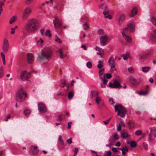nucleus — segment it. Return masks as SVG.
<instances>
[{"label":"nucleus","mask_w":156,"mask_h":156,"mask_svg":"<svg viewBox=\"0 0 156 156\" xmlns=\"http://www.w3.org/2000/svg\"><path fill=\"white\" fill-rule=\"evenodd\" d=\"M98 33L100 35H103L104 34V32L102 30H99L98 31Z\"/></svg>","instance_id":"6e6d98bb"},{"label":"nucleus","mask_w":156,"mask_h":156,"mask_svg":"<svg viewBox=\"0 0 156 156\" xmlns=\"http://www.w3.org/2000/svg\"><path fill=\"white\" fill-rule=\"evenodd\" d=\"M125 15L124 14H121L119 19V24L120 25L125 20Z\"/></svg>","instance_id":"a211bd4d"},{"label":"nucleus","mask_w":156,"mask_h":156,"mask_svg":"<svg viewBox=\"0 0 156 156\" xmlns=\"http://www.w3.org/2000/svg\"><path fill=\"white\" fill-rule=\"evenodd\" d=\"M150 69V67L149 66L144 67L142 68V70L144 73L147 72Z\"/></svg>","instance_id":"a878e982"},{"label":"nucleus","mask_w":156,"mask_h":156,"mask_svg":"<svg viewBox=\"0 0 156 156\" xmlns=\"http://www.w3.org/2000/svg\"><path fill=\"white\" fill-rule=\"evenodd\" d=\"M33 0H26L25 4L26 5H29L30 4Z\"/></svg>","instance_id":"8fccbe9b"},{"label":"nucleus","mask_w":156,"mask_h":156,"mask_svg":"<svg viewBox=\"0 0 156 156\" xmlns=\"http://www.w3.org/2000/svg\"><path fill=\"white\" fill-rule=\"evenodd\" d=\"M101 79L103 81V83L101 84V87L105 88V85L107 83V80L105 79V76H104L103 77H101Z\"/></svg>","instance_id":"412c9836"},{"label":"nucleus","mask_w":156,"mask_h":156,"mask_svg":"<svg viewBox=\"0 0 156 156\" xmlns=\"http://www.w3.org/2000/svg\"><path fill=\"white\" fill-rule=\"evenodd\" d=\"M105 71V69H100L99 72V77L101 79V76L104 73Z\"/></svg>","instance_id":"cd10ccee"},{"label":"nucleus","mask_w":156,"mask_h":156,"mask_svg":"<svg viewBox=\"0 0 156 156\" xmlns=\"http://www.w3.org/2000/svg\"><path fill=\"white\" fill-rule=\"evenodd\" d=\"M38 107L39 111L41 113H45L47 111L45 105L42 103H39L38 104Z\"/></svg>","instance_id":"f8f14e48"},{"label":"nucleus","mask_w":156,"mask_h":156,"mask_svg":"<svg viewBox=\"0 0 156 156\" xmlns=\"http://www.w3.org/2000/svg\"><path fill=\"white\" fill-rule=\"evenodd\" d=\"M55 41H56L58 42L59 43H62L61 40L58 37H56V39H55Z\"/></svg>","instance_id":"864d4df0"},{"label":"nucleus","mask_w":156,"mask_h":156,"mask_svg":"<svg viewBox=\"0 0 156 156\" xmlns=\"http://www.w3.org/2000/svg\"><path fill=\"white\" fill-rule=\"evenodd\" d=\"M109 86L111 88H117L118 89H120L122 87L119 82L117 80L114 81L113 84L111 82H110L109 83Z\"/></svg>","instance_id":"9d476101"},{"label":"nucleus","mask_w":156,"mask_h":156,"mask_svg":"<svg viewBox=\"0 0 156 156\" xmlns=\"http://www.w3.org/2000/svg\"><path fill=\"white\" fill-rule=\"evenodd\" d=\"M121 136L122 138H126L128 136V134L126 132H122L121 133Z\"/></svg>","instance_id":"bb28decb"},{"label":"nucleus","mask_w":156,"mask_h":156,"mask_svg":"<svg viewBox=\"0 0 156 156\" xmlns=\"http://www.w3.org/2000/svg\"><path fill=\"white\" fill-rule=\"evenodd\" d=\"M17 19V17L16 16H12L10 19L9 23L10 24H12L16 21Z\"/></svg>","instance_id":"5701e85b"},{"label":"nucleus","mask_w":156,"mask_h":156,"mask_svg":"<svg viewBox=\"0 0 156 156\" xmlns=\"http://www.w3.org/2000/svg\"><path fill=\"white\" fill-rule=\"evenodd\" d=\"M53 22L55 29L60 28L62 25V20H59L57 17H55Z\"/></svg>","instance_id":"0eeeda50"},{"label":"nucleus","mask_w":156,"mask_h":156,"mask_svg":"<svg viewBox=\"0 0 156 156\" xmlns=\"http://www.w3.org/2000/svg\"><path fill=\"white\" fill-rule=\"evenodd\" d=\"M118 149L121 150V151H125L127 152H128V149L126 146L123 147L122 148H118Z\"/></svg>","instance_id":"4c0bfd02"},{"label":"nucleus","mask_w":156,"mask_h":156,"mask_svg":"<svg viewBox=\"0 0 156 156\" xmlns=\"http://www.w3.org/2000/svg\"><path fill=\"white\" fill-rule=\"evenodd\" d=\"M39 26L37 20L34 18H31L28 20L27 23L24 26V29L27 32L32 33L38 29Z\"/></svg>","instance_id":"f257e3e1"},{"label":"nucleus","mask_w":156,"mask_h":156,"mask_svg":"<svg viewBox=\"0 0 156 156\" xmlns=\"http://www.w3.org/2000/svg\"><path fill=\"white\" fill-rule=\"evenodd\" d=\"M83 27L84 30H87L89 28V26L86 22H85L83 24Z\"/></svg>","instance_id":"a18cd8bd"},{"label":"nucleus","mask_w":156,"mask_h":156,"mask_svg":"<svg viewBox=\"0 0 156 156\" xmlns=\"http://www.w3.org/2000/svg\"><path fill=\"white\" fill-rule=\"evenodd\" d=\"M98 93L96 91H92L91 92L90 96L91 98L93 97L98 96Z\"/></svg>","instance_id":"393cba45"},{"label":"nucleus","mask_w":156,"mask_h":156,"mask_svg":"<svg viewBox=\"0 0 156 156\" xmlns=\"http://www.w3.org/2000/svg\"><path fill=\"white\" fill-rule=\"evenodd\" d=\"M151 20L153 24L156 26V18L154 17H152L151 18Z\"/></svg>","instance_id":"f704fd0d"},{"label":"nucleus","mask_w":156,"mask_h":156,"mask_svg":"<svg viewBox=\"0 0 156 156\" xmlns=\"http://www.w3.org/2000/svg\"><path fill=\"white\" fill-rule=\"evenodd\" d=\"M79 151V149L78 148H75L74 151V154L73 156H75L76 155L77 153Z\"/></svg>","instance_id":"5fc2aeb1"},{"label":"nucleus","mask_w":156,"mask_h":156,"mask_svg":"<svg viewBox=\"0 0 156 156\" xmlns=\"http://www.w3.org/2000/svg\"><path fill=\"white\" fill-rule=\"evenodd\" d=\"M54 8L55 9H60L59 5L58 4H57L55 5L54 6Z\"/></svg>","instance_id":"e2e57ef3"},{"label":"nucleus","mask_w":156,"mask_h":156,"mask_svg":"<svg viewBox=\"0 0 156 156\" xmlns=\"http://www.w3.org/2000/svg\"><path fill=\"white\" fill-rule=\"evenodd\" d=\"M129 72L130 73H133V69L132 67H129L128 69Z\"/></svg>","instance_id":"13d9d810"},{"label":"nucleus","mask_w":156,"mask_h":156,"mask_svg":"<svg viewBox=\"0 0 156 156\" xmlns=\"http://www.w3.org/2000/svg\"><path fill=\"white\" fill-rule=\"evenodd\" d=\"M29 151L34 155L37 154L39 152L37 150V147L36 146L31 145L29 147Z\"/></svg>","instance_id":"9b49d317"},{"label":"nucleus","mask_w":156,"mask_h":156,"mask_svg":"<svg viewBox=\"0 0 156 156\" xmlns=\"http://www.w3.org/2000/svg\"><path fill=\"white\" fill-rule=\"evenodd\" d=\"M115 111L117 112V115L120 116L122 118H124L125 115L127 111L126 108L120 105H116L114 107Z\"/></svg>","instance_id":"7ed1b4c3"},{"label":"nucleus","mask_w":156,"mask_h":156,"mask_svg":"<svg viewBox=\"0 0 156 156\" xmlns=\"http://www.w3.org/2000/svg\"><path fill=\"white\" fill-rule=\"evenodd\" d=\"M57 120L58 122H60L62 120V116L61 115H58V116Z\"/></svg>","instance_id":"69168bd1"},{"label":"nucleus","mask_w":156,"mask_h":156,"mask_svg":"<svg viewBox=\"0 0 156 156\" xmlns=\"http://www.w3.org/2000/svg\"><path fill=\"white\" fill-rule=\"evenodd\" d=\"M52 55V51L49 48H45L42 51L41 54L38 56V59L41 61H44L45 59H48Z\"/></svg>","instance_id":"f03ea898"},{"label":"nucleus","mask_w":156,"mask_h":156,"mask_svg":"<svg viewBox=\"0 0 156 156\" xmlns=\"http://www.w3.org/2000/svg\"><path fill=\"white\" fill-rule=\"evenodd\" d=\"M148 92L147 91H140L138 92V94L140 95H146Z\"/></svg>","instance_id":"473e14b6"},{"label":"nucleus","mask_w":156,"mask_h":156,"mask_svg":"<svg viewBox=\"0 0 156 156\" xmlns=\"http://www.w3.org/2000/svg\"><path fill=\"white\" fill-rule=\"evenodd\" d=\"M123 30L122 31V35H127V34L129 31V29L128 27H126L123 29Z\"/></svg>","instance_id":"b1692460"},{"label":"nucleus","mask_w":156,"mask_h":156,"mask_svg":"<svg viewBox=\"0 0 156 156\" xmlns=\"http://www.w3.org/2000/svg\"><path fill=\"white\" fill-rule=\"evenodd\" d=\"M72 138H70L69 139L67 140L66 141L68 144H70L72 142Z\"/></svg>","instance_id":"052dcab7"},{"label":"nucleus","mask_w":156,"mask_h":156,"mask_svg":"<svg viewBox=\"0 0 156 156\" xmlns=\"http://www.w3.org/2000/svg\"><path fill=\"white\" fill-rule=\"evenodd\" d=\"M138 57L140 60H141L143 58H144L146 57V56H145L144 55H139Z\"/></svg>","instance_id":"3c124183"},{"label":"nucleus","mask_w":156,"mask_h":156,"mask_svg":"<svg viewBox=\"0 0 156 156\" xmlns=\"http://www.w3.org/2000/svg\"><path fill=\"white\" fill-rule=\"evenodd\" d=\"M109 102L112 105H113L114 104L113 100L112 98H110L109 99Z\"/></svg>","instance_id":"680f3d73"},{"label":"nucleus","mask_w":156,"mask_h":156,"mask_svg":"<svg viewBox=\"0 0 156 156\" xmlns=\"http://www.w3.org/2000/svg\"><path fill=\"white\" fill-rule=\"evenodd\" d=\"M127 26L128 28H130V30L131 31L133 32L134 31L135 26L134 24L133 23H129L128 24Z\"/></svg>","instance_id":"6ab92c4d"},{"label":"nucleus","mask_w":156,"mask_h":156,"mask_svg":"<svg viewBox=\"0 0 156 156\" xmlns=\"http://www.w3.org/2000/svg\"><path fill=\"white\" fill-rule=\"evenodd\" d=\"M114 139L117 140L118 139L119 137L117 133H115L114 136Z\"/></svg>","instance_id":"0e129e2a"},{"label":"nucleus","mask_w":156,"mask_h":156,"mask_svg":"<svg viewBox=\"0 0 156 156\" xmlns=\"http://www.w3.org/2000/svg\"><path fill=\"white\" fill-rule=\"evenodd\" d=\"M141 81V80L140 79L138 80H136L135 81V82L134 83L133 85H139Z\"/></svg>","instance_id":"49530a36"},{"label":"nucleus","mask_w":156,"mask_h":156,"mask_svg":"<svg viewBox=\"0 0 156 156\" xmlns=\"http://www.w3.org/2000/svg\"><path fill=\"white\" fill-rule=\"evenodd\" d=\"M101 100V98L97 96L96 98V99H95V101L98 104H99L100 101Z\"/></svg>","instance_id":"e433bc0d"},{"label":"nucleus","mask_w":156,"mask_h":156,"mask_svg":"<svg viewBox=\"0 0 156 156\" xmlns=\"http://www.w3.org/2000/svg\"><path fill=\"white\" fill-rule=\"evenodd\" d=\"M62 85H61V87H64L65 85H66V81H64L62 83Z\"/></svg>","instance_id":"774afa93"},{"label":"nucleus","mask_w":156,"mask_h":156,"mask_svg":"<svg viewBox=\"0 0 156 156\" xmlns=\"http://www.w3.org/2000/svg\"><path fill=\"white\" fill-rule=\"evenodd\" d=\"M150 119L152 122L156 123V114L154 116L151 117Z\"/></svg>","instance_id":"2f4dec72"},{"label":"nucleus","mask_w":156,"mask_h":156,"mask_svg":"<svg viewBox=\"0 0 156 156\" xmlns=\"http://www.w3.org/2000/svg\"><path fill=\"white\" fill-rule=\"evenodd\" d=\"M30 112V111L28 109H26L24 111V113L25 115H29Z\"/></svg>","instance_id":"c03bdc74"},{"label":"nucleus","mask_w":156,"mask_h":156,"mask_svg":"<svg viewBox=\"0 0 156 156\" xmlns=\"http://www.w3.org/2000/svg\"><path fill=\"white\" fill-rule=\"evenodd\" d=\"M92 66V63L90 62H88L87 63V66L88 68H91Z\"/></svg>","instance_id":"de8ad7c7"},{"label":"nucleus","mask_w":156,"mask_h":156,"mask_svg":"<svg viewBox=\"0 0 156 156\" xmlns=\"http://www.w3.org/2000/svg\"><path fill=\"white\" fill-rule=\"evenodd\" d=\"M27 96V94L23 89H20L16 93V99L17 101L21 102L23 101Z\"/></svg>","instance_id":"20e7f679"},{"label":"nucleus","mask_w":156,"mask_h":156,"mask_svg":"<svg viewBox=\"0 0 156 156\" xmlns=\"http://www.w3.org/2000/svg\"><path fill=\"white\" fill-rule=\"evenodd\" d=\"M43 42V41L41 39H40L37 42V44L38 46H41Z\"/></svg>","instance_id":"37998d69"},{"label":"nucleus","mask_w":156,"mask_h":156,"mask_svg":"<svg viewBox=\"0 0 156 156\" xmlns=\"http://www.w3.org/2000/svg\"><path fill=\"white\" fill-rule=\"evenodd\" d=\"M61 136H59V141L60 142L61 144L62 145H63L64 144V142H63V140L62 139H61Z\"/></svg>","instance_id":"603ef678"},{"label":"nucleus","mask_w":156,"mask_h":156,"mask_svg":"<svg viewBox=\"0 0 156 156\" xmlns=\"http://www.w3.org/2000/svg\"><path fill=\"white\" fill-rule=\"evenodd\" d=\"M126 41L128 43H131L132 42L131 38L127 35H122Z\"/></svg>","instance_id":"aec40b11"},{"label":"nucleus","mask_w":156,"mask_h":156,"mask_svg":"<svg viewBox=\"0 0 156 156\" xmlns=\"http://www.w3.org/2000/svg\"><path fill=\"white\" fill-rule=\"evenodd\" d=\"M45 34L46 36H48L49 37H50L51 36V34L50 33V31L49 30H47L46 31Z\"/></svg>","instance_id":"ea45409f"},{"label":"nucleus","mask_w":156,"mask_h":156,"mask_svg":"<svg viewBox=\"0 0 156 156\" xmlns=\"http://www.w3.org/2000/svg\"><path fill=\"white\" fill-rule=\"evenodd\" d=\"M59 52L60 58H62L64 57V55H63V51L62 48H61L59 50Z\"/></svg>","instance_id":"7c9ffc66"},{"label":"nucleus","mask_w":156,"mask_h":156,"mask_svg":"<svg viewBox=\"0 0 156 156\" xmlns=\"http://www.w3.org/2000/svg\"><path fill=\"white\" fill-rule=\"evenodd\" d=\"M149 129L150 131L148 135V139L150 140H152L156 137V128L151 127H149Z\"/></svg>","instance_id":"423d86ee"},{"label":"nucleus","mask_w":156,"mask_h":156,"mask_svg":"<svg viewBox=\"0 0 156 156\" xmlns=\"http://www.w3.org/2000/svg\"><path fill=\"white\" fill-rule=\"evenodd\" d=\"M32 11L30 7H27L25 8L23 11L22 18L23 20H26L30 16Z\"/></svg>","instance_id":"39448f33"},{"label":"nucleus","mask_w":156,"mask_h":156,"mask_svg":"<svg viewBox=\"0 0 156 156\" xmlns=\"http://www.w3.org/2000/svg\"><path fill=\"white\" fill-rule=\"evenodd\" d=\"M137 13V10L134 7L133 8L131 11V13L130 14V16L131 17H133Z\"/></svg>","instance_id":"4be33fe9"},{"label":"nucleus","mask_w":156,"mask_h":156,"mask_svg":"<svg viewBox=\"0 0 156 156\" xmlns=\"http://www.w3.org/2000/svg\"><path fill=\"white\" fill-rule=\"evenodd\" d=\"M30 77V73H27L26 71H22L20 75V79L23 81L28 79Z\"/></svg>","instance_id":"1a4fd4ad"},{"label":"nucleus","mask_w":156,"mask_h":156,"mask_svg":"<svg viewBox=\"0 0 156 156\" xmlns=\"http://www.w3.org/2000/svg\"><path fill=\"white\" fill-rule=\"evenodd\" d=\"M27 58L28 62L29 63H32L34 62V59L33 55L32 53H29L27 54Z\"/></svg>","instance_id":"dca6fc26"},{"label":"nucleus","mask_w":156,"mask_h":156,"mask_svg":"<svg viewBox=\"0 0 156 156\" xmlns=\"http://www.w3.org/2000/svg\"><path fill=\"white\" fill-rule=\"evenodd\" d=\"M142 132L141 130H138L136 131L135 134L137 136H139L142 134Z\"/></svg>","instance_id":"79ce46f5"},{"label":"nucleus","mask_w":156,"mask_h":156,"mask_svg":"<svg viewBox=\"0 0 156 156\" xmlns=\"http://www.w3.org/2000/svg\"><path fill=\"white\" fill-rule=\"evenodd\" d=\"M136 79L132 76H130L129 77V81L130 82L133 84L134 83Z\"/></svg>","instance_id":"72a5a7b5"},{"label":"nucleus","mask_w":156,"mask_h":156,"mask_svg":"<svg viewBox=\"0 0 156 156\" xmlns=\"http://www.w3.org/2000/svg\"><path fill=\"white\" fill-rule=\"evenodd\" d=\"M9 43L8 40L6 38L3 39V45L2 48L4 52L6 53L7 52L9 48Z\"/></svg>","instance_id":"6e6552de"},{"label":"nucleus","mask_w":156,"mask_h":156,"mask_svg":"<svg viewBox=\"0 0 156 156\" xmlns=\"http://www.w3.org/2000/svg\"><path fill=\"white\" fill-rule=\"evenodd\" d=\"M143 147L146 150H147L148 149V146L147 144L143 142Z\"/></svg>","instance_id":"a19ab883"},{"label":"nucleus","mask_w":156,"mask_h":156,"mask_svg":"<svg viewBox=\"0 0 156 156\" xmlns=\"http://www.w3.org/2000/svg\"><path fill=\"white\" fill-rule=\"evenodd\" d=\"M112 153L110 151H108L107 152L106 155L107 156H111Z\"/></svg>","instance_id":"338daca9"},{"label":"nucleus","mask_w":156,"mask_h":156,"mask_svg":"<svg viewBox=\"0 0 156 156\" xmlns=\"http://www.w3.org/2000/svg\"><path fill=\"white\" fill-rule=\"evenodd\" d=\"M95 49L98 51H102V52H104V50L103 49H102L101 48L98 47H96L95 48Z\"/></svg>","instance_id":"09e8293b"},{"label":"nucleus","mask_w":156,"mask_h":156,"mask_svg":"<svg viewBox=\"0 0 156 156\" xmlns=\"http://www.w3.org/2000/svg\"><path fill=\"white\" fill-rule=\"evenodd\" d=\"M128 124L130 126V129L133 127L134 126V123L132 121H129L128 122Z\"/></svg>","instance_id":"c9c22d12"},{"label":"nucleus","mask_w":156,"mask_h":156,"mask_svg":"<svg viewBox=\"0 0 156 156\" xmlns=\"http://www.w3.org/2000/svg\"><path fill=\"white\" fill-rule=\"evenodd\" d=\"M108 63L109 65L111 66V68H114L115 66V59L112 56H111L109 58L108 61Z\"/></svg>","instance_id":"2eb2a0df"},{"label":"nucleus","mask_w":156,"mask_h":156,"mask_svg":"<svg viewBox=\"0 0 156 156\" xmlns=\"http://www.w3.org/2000/svg\"><path fill=\"white\" fill-rule=\"evenodd\" d=\"M98 68L99 69H101L103 67V63H99L98 65Z\"/></svg>","instance_id":"bf43d9fd"},{"label":"nucleus","mask_w":156,"mask_h":156,"mask_svg":"<svg viewBox=\"0 0 156 156\" xmlns=\"http://www.w3.org/2000/svg\"><path fill=\"white\" fill-rule=\"evenodd\" d=\"M150 38L153 41H156V29L154 30L151 33Z\"/></svg>","instance_id":"f3484780"},{"label":"nucleus","mask_w":156,"mask_h":156,"mask_svg":"<svg viewBox=\"0 0 156 156\" xmlns=\"http://www.w3.org/2000/svg\"><path fill=\"white\" fill-rule=\"evenodd\" d=\"M105 76L107 79H110L112 77V75L110 73H106L105 74Z\"/></svg>","instance_id":"4d7b16f0"},{"label":"nucleus","mask_w":156,"mask_h":156,"mask_svg":"<svg viewBox=\"0 0 156 156\" xmlns=\"http://www.w3.org/2000/svg\"><path fill=\"white\" fill-rule=\"evenodd\" d=\"M68 97L69 99H70L73 97L74 95V93L73 91L69 92L68 93Z\"/></svg>","instance_id":"c85d7f7f"},{"label":"nucleus","mask_w":156,"mask_h":156,"mask_svg":"<svg viewBox=\"0 0 156 156\" xmlns=\"http://www.w3.org/2000/svg\"><path fill=\"white\" fill-rule=\"evenodd\" d=\"M100 44L102 46H105L106 42L108 41V37L107 36L105 35L102 36L100 38Z\"/></svg>","instance_id":"ddd939ff"},{"label":"nucleus","mask_w":156,"mask_h":156,"mask_svg":"<svg viewBox=\"0 0 156 156\" xmlns=\"http://www.w3.org/2000/svg\"><path fill=\"white\" fill-rule=\"evenodd\" d=\"M103 14L105 18L109 19H112V17L111 15L109 14L108 8L106 5L105 6V10L103 12Z\"/></svg>","instance_id":"4468645a"},{"label":"nucleus","mask_w":156,"mask_h":156,"mask_svg":"<svg viewBox=\"0 0 156 156\" xmlns=\"http://www.w3.org/2000/svg\"><path fill=\"white\" fill-rule=\"evenodd\" d=\"M3 69L2 67L0 68V78H2L3 76Z\"/></svg>","instance_id":"58836bf2"},{"label":"nucleus","mask_w":156,"mask_h":156,"mask_svg":"<svg viewBox=\"0 0 156 156\" xmlns=\"http://www.w3.org/2000/svg\"><path fill=\"white\" fill-rule=\"evenodd\" d=\"M128 143L130 144L131 147H136V144L135 141H133Z\"/></svg>","instance_id":"c756f323"}]
</instances>
